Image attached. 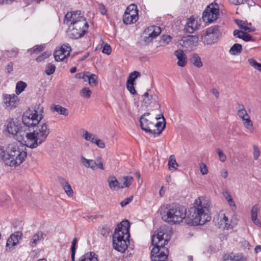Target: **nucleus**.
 Here are the masks:
<instances>
[{
    "label": "nucleus",
    "instance_id": "1",
    "mask_svg": "<svg viewBox=\"0 0 261 261\" xmlns=\"http://www.w3.org/2000/svg\"><path fill=\"white\" fill-rule=\"evenodd\" d=\"M25 127L20 131L17 140L31 148H35L44 142L50 132L46 123L37 126L36 129L26 126Z\"/></svg>",
    "mask_w": 261,
    "mask_h": 261
},
{
    "label": "nucleus",
    "instance_id": "2",
    "mask_svg": "<svg viewBox=\"0 0 261 261\" xmlns=\"http://www.w3.org/2000/svg\"><path fill=\"white\" fill-rule=\"evenodd\" d=\"M210 205L205 201L202 202L200 199H196L193 205L188 211L187 223L192 225H202L211 220L209 213Z\"/></svg>",
    "mask_w": 261,
    "mask_h": 261
},
{
    "label": "nucleus",
    "instance_id": "3",
    "mask_svg": "<svg viewBox=\"0 0 261 261\" xmlns=\"http://www.w3.org/2000/svg\"><path fill=\"white\" fill-rule=\"evenodd\" d=\"M0 148L4 152V154H1L2 160L6 165L10 167L20 165L27 158V153L23 149V146L20 148L15 143L8 144L6 148L0 146Z\"/></svg>",
    "mask_w": 261,
    "mask_h": 261
},
{
    "label": "nucleus",
    "instance_id": "4",
    "mask_svg": "<svg viewBox=\"0 0 261 261\" xmlns=\"http://www.w3.org/2000/svg\"><path fill=\"white\" fill-rule=\"evenodd\" d=\"M161 215L163 221L169 224H179L186 218V209L176 204H167L161 207Z\"/></svg>",
    "mask_w": 261,
    "mask_h": 261
},
{
    "label": "nucleus",
    "instance_id": "5",
    "mask_svg": "<svg viewBox=\"0 0 261 261\" xmlns=\"http://www.w3.org/2000/svg\"><path fill=\"white\" fill-rule=\"evenodd\" d=\"M164 232L163 231L158 229L152 236L151 244L153 246L151 251L152 261L167 259L168 258V250L165 247L168 240L164 239Z\"/></svg>",
    "mask_w": 261,
    "mask_h": 261
},
{
    "label": "nucleus",
    "instance_id": "6",
    "mask_svg": "<svg viewBox=\"0 0 261 261\" xmlns=\"http://www.w3.org/2000/svg\"><path fill=\"white\" fill-rule=\"evenodd\" d=\"M89 27L86 18L79 16V19L71 22L68 28V36L73 39H77L82 37L87 32Z\"/></svg>",
    "mask_w": 261,
    "mask_h": 261
},
{
    "label": "nucleus",
    "instance_id": "7",
    "mask_svg": "<svg viewBox=\"0 0 261 261\" xmlns=\"http://www.w3.org/2000/svg\"><path fill=\"white\" fill-rule=\"evenodd\" d=\"M219 28V25H215L206 29L205 33L201 36V41L207 45H212L217 42L221 35Z\"/></svg>",
    "mask_w": 261,
    "mask_h": 261
},
{
    "label": "nucleus",
    "instance_id": "8",
    "mask_svg": "<svg viewBox=\"0 0 261 261\" xmlns=\"http://www.w3.org/2000/svg\"><path fill=\"white\" fill-rule=\"evenodd\" d=\"M43 116L40 114L38 115L37 110L34 109L32 111L29 110L27 111L22 116V125L26 126L27 127L33 128L39 124L40 120L42 119Z\"/></svg>",
    "mask_w": 261,
    "mask_h": 261
},
{
    "label": "nucleus",
    "instance_id": "9",
    "mask_svg": "<svg viewBox=\"0 0 261 261\" xmlns=\"http://www.w3.org/2000/svg\"><path fill=\"white\" fill-rule=\"evenodd\" d=\"M5 126L6 127L5 132L9 135H11L16 140L20 135V131L25 129V126H23L19 121L14 120L13 119H7Z\"/></svg>",
    "mask_w": 261,
    "mask_h": 261
},
{
    "label": "nucleus",
    "instance_id": "10",
    "mask_svg": "<svg viewBox=\"0 0 261 261\" xmlns=\"http://www.w3.org/2000/svg\"><path fill=\"white\" fill-rule=\"evenodd\" d=\"M219 8L217 4L208 5L202 13V19L206 23H212L216 20L219 15Z\"/></svg>",
    "mask_w": 261,
    "mask_h": 261
},
{
    "label": "nucleus",
    "instance_id": "11",
    "mask_svg": "<svg viewBox=\"0 0 261 261\" xmlns=\"http://www.w3.org/2000/svg\"><path fill=\"white\" fill-rule=\"evenodd\" d=\"M112 241L113 248L121 252H124L129 244V239H126V237L120 236L117 232H114Z\"/></svg>",
    "mask_w": 261,
    "mask_h": 261
},
{
    "label": "nucleus",
    "instance_id": "12",
    "mask_svg": "<svg viewBox=\"0 0 261 261\" xmlns=\"http://www.w3.org/2000/svg\"><path fill=\"white\" fill-rule=\"evenodd\" d=\"M71 51V48L69 44H63L60 49L54 52L55 60L57 62L62 61L67 56H69Z\"/></svg>",
    "mask_w": 261,
    "mask_h": 261
},
{
    "label": "nucleus",
    "instance_id": "13",
    "mask_svg": "<svg viewBox=\"0 0 261 261\" xmlns=\"http://www.w3.org/2000/svg\"><path fill=\"white\" fill-rule=\"evenodd\" d=\"M129 222L128 220H123L119 223L115 229L114 232H117L120 236L126 237V239L130 238Z\"/></svg>",
    "mask_w": 261,
    "mask_h": 261
},
{
    "label": "nucleus",
    "instance_id": "14",
    "mask_svg": "<svg viewBox=\"0 0 261 261\" xmlns=\"http://www.w3.org/2000/svg\"><path fill=\"white\" fill-rule=\"evenodd\" d=\"M140 126L142 130L149 134L156 135L158 132L154 129V123L141 116L140 118Z\"/></svg>",
    "mask_w": 261,
    "mask_h": 261
},
{
    "label": "nucleus",
    "instance_id": "15",
    "mask_svg": "<svg viewBox=\"0 0 261 261\" xmlns=\"http://www.w3.org/2000/svg\"><path fill=\"white\" fill-rule=\"evenodd\" d=\"M200 26L197 20H195L193 16H191L187 19L186 24L184 26L185 33L192 34L198 30Z\"/></svg>",
    "mask_w": 261,
    "mask_h": 261
},
{
    "label": "nucleus",
    "instance_id": "16",
    "mask_svg": "<svg viewBox=\"0 0 261 261\" xmlns=\"http://www.w3.org/2000/svg\"><path fill=\"white\" fill-rule=\"evenodd\" d=\"M145 32L149 33L148 36L146 37L144 39L145 42L149 43L161 34V29L159 27L152 25L146 29Z\"/></svg>",
    "mask_w": 261,
    "mask_h": 261
},
{
    "label": "nucleus",
    "instance_id": "17",
    "mask_svg": "<svg viewBox=\"0 0 261 261\" xmlns=\"http://www.w3.org/2000/svg\"><path fill=\"white\" fill-rule=\"evenodd\" d=\"M199 38L195 35H188L187 37H182L181 41L184 46H196L198 43Z\"/></svg>",
    "mask_w": 261,
    "mask_h": 261
},
{
    "label": "nucleus",
    "instance_id": "18",
    "mask_svg": "<svg viewBox=\"0 0 261 261\" xmlns=\"http://www.w3.org/2000/svg\"><path fill=\"white\" fill-rule=\"evenodd\" d=\"M81 12L80 10L68 12L65 15L63 23L65 24H68L70 21L73 22V21L79 19V16H81Z\"/></svg>",
    "mask_w": 261,
    "mask_h": 261
},
{
    "label": "nucleus",
    "instance_id": "19",
    "mask_svg": "<svg viewBox=\"0 0 261 261\" xmlns=\"http://www.w3.org/2000/svg\"><path fill=\"white\" fill-rule=\"evenodd\" d=\"M18 97L14 94L12 95L6 94L4 96V100L7 107H16Z\"/></svg>",
    "mask_w": 261,
    "mask_h": 261
},
{
    "label": "nucleus",
    "instance_id": "20",
    "mask_svg": "<svg viewBox=\"0 0 261 261\" xmlns=\"http://www.w3.org/2000/svg\"><path fill=\"white\" fill-rule=\"evenodd\" d=\"M174 55L178 59L177 65L180 67H184L187 63V57L182 50H177Z\"/></svg>",
    "mask_w": 261,
    "mask_h": 261
},
{
    "label": "nucleus",
    "instance_id": "21",
    "mask_svg": "<svg viewBox=\"0 0 261 261\" xmlns=\"http://www.w3.org/2000/svg\"><path fill=\"white\" fill-rule=\"evenodd\" d=\"M44 236H46V234L43 232L38 231L32 237L30 242V246L32 248L36 247L40 241L44 240Z\"/></svg>",
    "mask_w": 261,
    "mask_h": 261
},
{
    "label": "nucleus",
    "instance_id": "22",
    "mask_svg": "<svg viewBox=\"0 0 261 261\" xmlns=\"http://www.w3.org/2000/svg\"><path fill=\"white\" fill-rule=\"evenodd\" d=\"M81 162L84 167L95 170L96 168V162L93 160L87 159L83 156L81 157Z\"/></svg>",
    "mask_w": 261,
    "mask_h": 261
},
{
    "label": "nucleus",
    "instance_id": "23",
    "mask_svg": "<svg viewBox=\"0 0 261 261\" xmlns=\"http://www.w3.org/2000/svg\"><path fill=\"white\" fill-rule=\"evenodd\" d=\"M108 182L110 189L112 190L121 188L119 181L115 176L109 177L108 179Z\"/></svg>",
    "mask_w": 261,
    "mask_h": 261
},
{
    "label": "nucleus",
    "instance_id": "24",
    "mask_svg": "<svg viewBox=\"0 0 261 261\" xmlns=\"http://www.w3.org/2000/svg\"><path fill=\"white\" fill-rule=\"evenodd\" d=\"M138 18H134V16L129 14V13L125 10L124 14L123 16V21L125 24H130L136 22L138 20Z\"/></svg>",
    "mask_w": 261,
    "mask_h": 261
},
{
    "label": "nucleus",
    "instance_id": "25",
    "mask_svg": "<svg viewBox=\"0 0 261 261\" xmlns=\"http://www.w3.org/2000/svg\"><path fill=\"white\" fill-rule=\"evenodd\" d=\"M79 261H98L95 253L90 252L81 256Z\"/></svg>",
    "mask_w": 261,
    "mask_h": 261
},
{
    "label": "nucleus",
    "instance_id": "26",
    "mask_svg": "<svg viewBox=\"0 0 261 261\" xmlns=\"http://www.w3.org/2000/svg\"><path fill=\"white\" fill-rule=\"evenodd\" d=\"M51 109L53 111L56 112L60 115L67 116L69 114L68 110L60 105H55Z\"/></svg>",
    "mask_w": 261,
    "mask_h": 261
},
{
    "label": "nucleus",
    "instance_id": "27",
    "mask_svg": "<svg viewBox=\"0 0 261 261\" xmlns=\"http://www.w3.org/2000/svg\"><path fill=\"white\" fill-rule=\"evenodd\" d=\"M126 11L128 12L129 14L134 16V18L136 17L138 19V10L137 9V6L135 4H132L127 6Z\"/></svg>",
    "mask_w": 261,
    "mask_h": 261
},
{
    "label": "nucleus",
    "instance_id": "28",
    "mask_svg": "<svg viewBox=\"0 0 261 261\" xmlns=\"http://www.w3.org/2000/svg\"><path fill=\"white\" fill-rule=\"evenodd\" d=\"M242 51V46L239 43L234 44L229 49V53L232 55L240 54Z\"/></svg>",
    "mask_w": 261,
    "mask_h": 261
},
{
    "label": "nucleus",
    "instance_id": "29",
    "mask_svg": "<svg viewBox=\"0 0 261 261\" xmlns=\"http://www.w3.org/2000/svg\"><path fill=\"white\" fill-rule=\"evenodd\" d=\"M27 84L22 81H19L17 83L16 85V93L17 95L20 94L24 89L27 87Z\"/></svg>",
    "mask_w": 261,
    "mask_h": 261
},
{
    "label": "nucleus",
    "instance_id": "30",
    "mask_svg": "<svg viewBox=\"0 0 261 261\" xmlns=\"http://www.w3.org/2000/svg\"><path fill=\"white\" fill-rule=\"evenodd\" d=\"M191 62L194 64V66L198 68H200L202 66L201 59L196 54L193 55L192 58L191 59Z\"/></svg>",
    "mask_w": 261,
    "mask_h": 261
},
{
    "label": "nucleus",
    "instance_id": "31",
    "mask_svg": "<svg viewBox=\"0 0 261 261\" xmlns=\"http://www.w3.org/2000/svg\"><path fill=\"white\" fill-rule=\"evenodd\" d=\"M168 166L170 170H171V168L174 169H176L177 167L178 166L177 163H176L175 155L173 154L171 155L169 158Z\"/></svg>",
    "mask_w": 261,
    "mask_h": 261
},
{
    "label": "nucleus",
    "instance_id": "32",
    "mask_svg": "<svg viewBox=\"0 0 261 261\" xmlns=\"http://www.w3.org/2000/svg\"><path fill=\"white\" fill-rule=\"evenodd\" d=\"M13 236H10L8 239L6 243V249L9 251L12 250V247L16 246L17 243L13 239Z\"/></svg>",
    "mask_w": 261,
    "mask_h": 261
},
{
    "label": "nucleus",
    "instance_id": "33",
    "mask_svg": "<svg viewBox=\"0 0 261 261\" xmlns=\"http://www.w3.org/2000/svg\"><path fill=\"white\" fill-rule=\"evenodd\" d=\"M77 240L76 238H74L72 241V244L71 246V261H74L75 260V255L76 251V245L77 244Z\"/></svg>",
    "mask_w": 261,
    "mask_h": 261
},
{
    "label": "nucleus",
    "instance_id": "34",
    "mask_svg": "<svg viewBox=\"0 0 261 261\" xmlns=\"http://www.w3.org/2000/svg\"><path fill=\"white\" fill-rule=\"evenodd\" d=\"M140 76V73L139 71H134L130 73L129 74L127 82L135 84L136 79Z\"/></svg>",
    "mask_w": 261,
    "mask_h": 261
},
{
    "label": "nucleus",
    "instance_id": "35",
    "mask_svg": "<svg viewBox=\"0 0 261 261\" xmlns=\"http://www.w3.org/2000/svg\"><path fill=\"white\" fill-rule=\"evenodd\" d=\"M123 183L122 186H121V188H124L125 187H128L130 185L132 182L133 181L134 178L132 176H124L123 177Z\"/></svg>",
    "mask_w": 261,
    "mask_h": 261
},
{
    "label": "nucleus",
    "instance_id": "36",
    "mask_svg": "<svg viewBox=\"0 0 261 261\" xmlns=\"http://www.w3.org/2000/svg\"><path fill=\"white\" fill-rule=\"evenodd\" d=\"M83 137L86 140L94 143L96 138L95 135L89 133L88 131L85 130L83 135Z\"/></svg>",
    "mask_w": 261,
    "mask_h": 261
},
{
    "label": "nucleus",
    "instance_id": "37",
    "mask_svg": "<svg viewBox=\"0 0 261 261\" xmlns=\"http://www.w3.org/2000/svg\"><path fill=\"white\" fill-rule=\"evenodd\" d=\"M44 49V46L43 45H36L33 48L30 49L29 51L31 54H37L42 51Z\"/></svg>",
    "mask_w": 261,
    "mask_h": 261
},
{
    "label": "nucleus",
    "instance_id": "38",
    "mask_svg": "<svg viewBox=\"0 0 261 261\" xmlns=\"http://www.w3.org/2000/svg\"><path fill=\"white\" fill-rule=\"evenodd\" d=\"M55 69L56 66L55 64L52 63H48L46 66V68L45 70V73L47 75H50L54 73Z\"/></svg>",
    "mask_w": 261,
    "mask_h": 261
},
{
    "label": "nucleus",
    "instance_id": "39",
    "mask_svg": "<svg viewBox=\"0 0 261 261\" xmlns=\"http://www.w3.org/2000/svg\"><path fill=\"white\" fill-rule=\"evenodd\" d=\"M224 261H242V258L240 256L234 255L231 254L226 256Z\"/></svg>",
    "mask_w": 261,
    "mask_h": 261
},
{
    "label": "nucleus",
    "instance_id": "40",
    "mask_svg": "<svg viewBox=\"0 0 261 261\" xmlns=\"http://www.w3.org/2000/svg\"><path fill=\"white\" fill-rule=\"evenodd\" d=\"M88 83L91 86H95L98 84V77L95 74L90 75Z\"/></svg>",
    "mask_w": 261,
    "mask_h": 261
},
{
    "label": "nucleus",
    "instance_id": "41",
    "mask_svg": "<svg viewBox=\"0 0 261 261\" xmlns=\"http://www.w3.org/2000/svg\"><path fill=\"white\" fill-rule=\"evenodd\" d=\"M161 118H162V119H163V122L164 123V124L163 125L162 127L161 128V130H159V132H157L158 135H160L166 127V121H165V119L163 114H160L157 115L156 116L155 119L159 120Z\"/></svg>",
    "mask_w": 261,
    "mask_h": 261
},
{
    "label": "nucleus",
    "instance_id": "42",
    "mask_svg": "<svg viewBox=\"0 0 261 261\" xmlns=\"http://www.w3.org/2000/svg\"><path fill=\"white\" fill-rule=\"evenodd\" d=\"M244 126L249 130L252 131L253 129L252 122L250 119V117L243 119Z\"/></svg>",
    "mask_w": 261,
    "mask_h": 261
},
{
    "label": "nucleus",
    "instance_id": "43",
    "mask_svg": "<svg viewBox=\"0 0 261 261\" xmlns=\"http://www.w3.org/2000/svg\"><path fill=\"white\" fill-rule=\"evenodd\" d=\"M91 90L86 87H85L82 89V90L80 91L81 96L88 98L91 96Z\"/></svg>",
    "mask_w": 261,
    "mask_h": 261
},
{
    "label": "nucleus",
    "instance_id": "44",
    "mask_svg": "<svg viewBox=\"0 0 261 261\" xmlns=\"http://www.w3.org/2000/svg\"><path fill=\"white\" fill-rule=\"evenodd\" d=\"M144 98L143 100V102L146 106H148L151 103V100L152 98V96L149 95L148 92H146L144 94Z\"/></svg>",
    "mask_w": 261,
    "mask_h": 261
},
{
    "label": "nucleus",
    "instance_id": "45",
    "mask_svg": "<svg viewBox=\"0 0 261 261\" xmlns=\"http://www.w3.org/2000/svg\"><path fill=\"white\" fill-rule=\"evenodd\" d=\"M63 188L68 196H72L73 191L69 182H68L67 184L65 185L64 186H63Z\"/></svg>",
    "mask_w": 261,
    "mask_h": 261
},
{
    "label": "nucleus",
    "instance_id": "46",
    "mask_svg": "<svg viewBox=\"0 0 261 261\" xmlns=\"http://www.w3.org/2000/svg\"><path fill=\"white\" fill-rule=\"evenodd\" d=\"M134 85L135 84L126 82V88L129 92L133 95H135L137 93L134 87Z\"/></svg>",
    "mask_w": 261,
    "mask_h": 261
},
{
    "label": "nucleus",
    "instance_id": "47",
    "mask_svg": "<svg viewBox=\"0 0 261 261\" xmlns=\"http://www.w3.org/2000/svg\"><path fill=\"white\" fill-rule=\"evenodd\" d=\"M224 195L225 198L227 199L229 205L230 206H233L234 207L236 208V204L231 195L227 192L226 193V195L224 194Z\"/></svg>",
    "mask_w": 261,
    "mask_h": 261
},
{
    "label": "nucleus",
    "instance_id": "48",
    "mask_svg": "<svg viewBox=\"0 0 261 261\" xmlns=\"http://www.w3.org/2000/svg\"><path fill=\"white\" fill-rule=\"evenodd\" d=\"M238 115L242 120L249 117V116L247 113V112L245 110H245H238Z\"/></svg>",
    "mask_w": 261,
    "mask_h": 261
},
{
    "label": "nucleus",
    "instance_id": "49",
    "mask_svg": "<svg viewBox=\"0 0 261 261\" xmlns=\"http://www.w3.org/2000/svg\"><path fill=\"white\" fill-rule=\"evenodd\" d=\"M217 153L219 156V158L220 161L222 162H224L226 160V156L224 152L220 149L217 148L216 149Z\"/></svg>",
    "mask_w": 261,
    "mask_h": 261
},
{
    "label": "nucleus",
    "instance_id": "50",
    "mask_svg": "<svg viewBox=\"0 0 261 261\" xmlns=\"http://www.w3.org/2000/svg\"><path fill=\"white\" fill-rule=\"evenodd\" d=\"M22 236V232L20 231H17L11 234L10 236H13V239H14V240L18 243L19 240L21 239Z\"/></svg>",
    "mask_w": 261,
    "mask_h": 261
},
{
    "label": "nucleus",
    "instance_id": "51",
    "mask_svg": "<svg viewBox=\"0 0 261 261\" xmlns=\"http://www.w3.org/2000/svg\"><path fill=\"white\" fill-rule=\"evenodd\" d=\"M257 207L256 205L252 206L251 214V219H254L255 220V219L257 218Z\"/></svg>",
    "mask_w": 261,
    "mask_h": 261
},
{
    "label": "nucleus",
    "instance_id": "52",
    "mask_svg": "<svg viewBox=\"0 0 261 261\" xmlns=\"http://www.w3.org/2000/svg\"><path fill=\"white\" fill-rule=\"evenodd\" d=\"M102 51L103 54L110 55L112 52V48L109 44L106 43L103 45Z\"/></svg>",
    "mask_w": 261,
    "mask_h": 261
},
{
    "label": "nucleus",
    "instance_id": "53",
    "mask_svg": "<svg viewBox=\"0 0 261 261\" xmlns=\"http://www.w3.org/2000/svg\"><path fill=\"white\" fill-rule=\"evenodd\" d=\"M253 158L255 160H257L260 155V151L258 147L256 145H253Z\"/></svg>",
    "mask_w": 261,
    "mask_h": 261
},
{
    "label": "nucleus",
    "instance_id": "54",
    "mask_svg": "<svg viewBox=\"0 0 261 261\" xmlns=\"http://www.w3.org/2000/svg\"><path fill=\"white\" fill-rule=\"evenodd\" d=\"M133 196H130L124 199L123 201L120 202V205L122 207H124L129 204L133 199Z\"/></svg>",
    "mask_w": 261,
    "mask_h": 261
},
{
    "label": "nucleus",
    "instance_id": "55",
    "mask_svg": "<svg viewBox=\"0 0 261 261\" xmlns=\"http://www.w3.org/2000/svg\"><path fill=\"white\" fill-rule=\"evenodd\" d=\"M200 170L202 175L207 174L208 173V169L206 165L202 163L200 165Z\"/></svg>",
    "mask_w": 261,
    "mask_h": 261
},
{
    "label": "nucleus",
    "instance_id": "56",
    "mask_svg": "<svg viewBox=\"0 0 261 261\" xmlns=\"http://www.w3.org/2000/svg\"><path fill=\"white\" fill-rule=\"evenodd\" d=\"M94 143L96 144V145L100 148H104L105 147L104 142L99 139L96 138Z\"/></svg>",
    "mask_w": 261,
    "mask_h": 261
},
{
    "label": "nucleus",
    "instance_id": "57",
    "mask_svg": "<svg viewBox=\"0 0 261 261\" xmlns=\"http://www.w3.org/2000/svg\"><path fill=\"white\" fill-rule=\"evenodd\" d=\"M110 233V229L108 227H103L100 230V233L103 237H107Z\"/></svg>",
    "mask_w": 261,
    "mask_h": 261
},
{
    "label": "nucleus",
    "instance_id": "58",
    "mask_svg": "<svg viewBox=\"0 0 261 261\" xmlns=\"http://www.w3.org/2000/svg\"><path fill=\"white\" fill-rule=\"evenodd\" d=\"M245 32L239 30H235L233 31V36L238 38L241 39Z\"/></svg>",
    "mask_w": 261,
    "mask_h": 261
},
{
    "label": "nucleus",
    "instance_id": "59",
    "mask_svg": "<svg viewBox=\"0 0 261 261\" xmlns=\"http://www.w3.org/2000/svg\"><path fill=\"white\" fill-rule=\"evenodd\" d=\"M245 41H253L252 37L249 34H247L245 33H244L242 38Z\"/></svg>",
    "mask_w": 261,
    "mask_h": 261
},
{
    "label": "nucleus",
    "instance_id": "60",
    "mask_svg": "<svg viewBox=\"0 0 261 261\" xmlns=\"http://www.w3.org/2000/svg\"><path fill=\"white\" fill-rule=\"evenodd\" d=\"M98 9H99V10L100 12V13L102 14V15H106L107 14V9L105 7V6L101 4H99V7H98Z\"/></svg>",
    "mask_w": 261,
    "mask_h": 261
},
{
    "label": "nucleus",
    "instance_id": "61",
    "mask_svg": "<svg viewBox=\"0 0 261 261\" xmlns=\"http://www.w3.org/2000/svg\"><path fill=\"white\" fill-rule=\"evenodd\" d=\"M236 22L241 29H243L246 25V22L242 20L236 19Z\"/></svg>",
    "mask_w": 261,
    "mask_h": 261
},
{
    "label": "nucleus",
    "instance_id": "62",
    "mask_svg": "<svg viewBox=\"0 0 261 261\" xmlns=\"http://www.w3.org/2000/svg\"><path fill=\"white\" fill-rule=\"evenodd\" d=\"M248 63L251 65L252 67H253L255 69H256V67H257L259 63L257 62L255 60L253 59H249L248 60Z\"/></svg>",
    "mask_w": 261,
    "mask_h": 261
},
{
    "label": "nucleus",
    "instance_id": "63",
    "mask_svg": "<svg viewBox=\"0 0 261 261\" xmlns=\"http://www.w3.org/2000/svg\"><path fill=\"white\" fill-rule=\"evenodd\" d=\"M92 73H91L90 72H86L84 73L82 75V79L85 81H88L89 80V77H90V75H91Z\"/></svg>",
    "mask_w": 261,
    "mask_h": 261
},
{
    "label": "nucleus",
    "instance_id": "64",
    "mask_svg": "<svg viewBox=\"0 0 261 261\" xmlns=\"http://www.w3.org/2000/svg\"><path fill=\"white\" fill-rule=\"evenodd\" d=\"M58 179L60 184L62 187L64 186L68 182L64 178L62 177H58Z\"/></svg>",
    "mask_w": 261,
    "mask_h": 261
}]
</instances>
